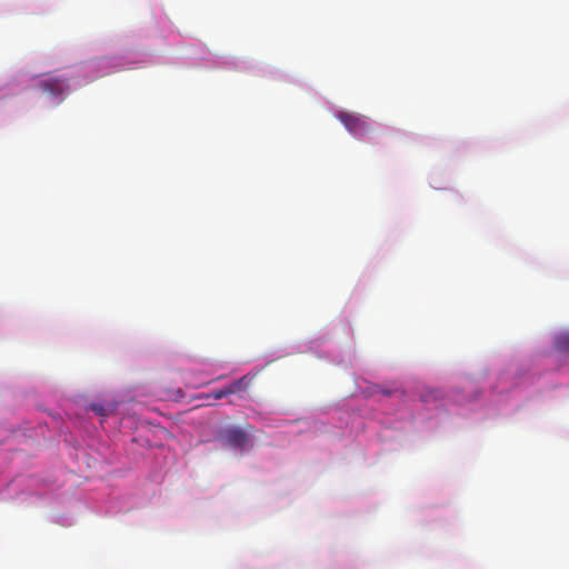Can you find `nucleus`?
<instances>
[{"instance_id":"f257e3e1","label":"nucleus","mask_w":569,"mask_h":569,"mask_svg":"<svg viewBox=\"0 0 569 569\" xmlns=\"http://www.w3.org/2000/svg\"><path fill=\"white\" fill-rule=\"evenodd\" d=\"M337 118L341 121L345 128L355 136L366 137L372 131L371 124L361 114L339 111Z\"/></svg>"},{"instance_id":"f03ea898","label":"nucleus","mask_w":569,"mask_h":569,"mask_svg":"<svg viewBox=\"0 0 569 569\" xmlns=\"http://www.w3.org/2000/svg\"><path fill=\"white\" fill-rule=\"evenodd\" d=\"M38 88L42 91V93L58 98L68 91L69 82L67 79L49 77L40 80Z\"/></svg>"},{"instance_id":"7ed1b4c3","label":"nucleus","mask_w":569,"mask_h":569,"mask_svg":"<svg viewBox=\"0 0 569 569\" xmlns=\"http://www.w3.org/2000/svg\"><path fill=\"white\" fill-rule=\"evenodd\" d=\"M221 439L226 446H229L234 449L243 450L249 445V437L248 435L237 427H231L226 429L221 433Z\"/></svg>"},{"instance_id":"20e7f679","label":"nucleus","mask_w":569,"mask_h":569,"mask_svg":"<svg viewBox=\"0 0 569 569\" xmlns=\"http://www.w3.org/2000/svg\"><path fill=\"white\" fill-rule=\"evenodd\" d=\"M555 347L559 352L569 353V332L559 333L555 339Z\"/></svg>"},{"instance_id":"39448f33","label":"nucleus","mask_w":569,"mask_h":569,"mask_svg":"<svg viewBox=\"0 0 569 569\" xmlns=\"http://www.w3.org/2000/svg\"><path fill=\"white\" fill-rule=\"evenodd\" d=\"M247 387H248V382H247V377L244 376V377L233 381L229 386H226V389L229 395H234L241 390H246Z\"/></svg>"},{"instance_id":"423d86ee","label":"nucleus","mask_w":569,"mask_h":569,"mask_svg":"<svg viewBox=\"0 0 569 569\" xmlns=\"http://www.w3.org/2000/svg\"><path fill=\"white\" fill-rule=\"evenodd\" d=\"M227 396H229V393L227 392L226 387H223V388H221L219 390H214L210 395V397L216 399V400L222 399V398H224Z\"/></svg>"},{"instance_id":"0eeeda50","label":"nucleus","mask_w":569,"mask_h":569,"mask_svg":"<svg viewBox=\"0 0 569 569\" xmlns=\"http://www.w3.org/2000/svg\"><path fill=\"white\" fill-rule=\"evenodd\" d=\"M91 409L100 416H106L108 413V410L100 403H92Z\"/></svg>"},{"instance_id":"6e6552de","label":"nucleus","mask_w":569,"mask_h":569,"mask_svg":"<svg viewBox=\"0 0 569 569\" xmlns=\"http://www.w3.org/2000/svg\"><path fill=\"white\" fill-rule=\"evenodd\" d=\"M431 398H432V399H436V395H435V392H430V393H428L427 396H425V397L422 398V400H423V401H429V399H431Z\"/></svg>"}]
</instances>
